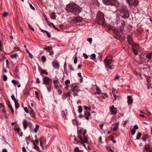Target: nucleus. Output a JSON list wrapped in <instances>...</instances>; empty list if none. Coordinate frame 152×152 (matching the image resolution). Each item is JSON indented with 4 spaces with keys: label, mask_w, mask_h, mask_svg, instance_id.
<instances>
[{
    "label": "nucleus",
    "mask_w": 152,
    "mask_h": 152,
    "mask_svg": "<svg viewBox=\"0 0 152 152\" xmlns=\"http://www.w3.org/2000/svg\"><path fill=\"white\" fill-rule=\"evenodd\" d=\"M39 125L37 124H36V127L34 129V132L35 133H37L39 128Z\"/></svg>",
    "instance_id": "obj_32"
},
{
    "label": "nucleus",
    "mask_w": 152,
    "mask_h": 152,
    "mask_svg": "<svg viewBox=\"0 0 152 152\" xmlns=\"http://www.w3.org/2000/svg\"><path fill=\"white\" fill-rule=\"evenodd\" d=\"M11 98H12V99L14 101V102L17 101L13 95L11 96Z\"/></svg>",
    "instance_id": "obj_40"
},
{
    "label": "nucleus",
    "mask_w": 152,
    "mask_h": 152,
    "mask_svg": "<svg viewBox=\"0 0 152 152\" xmlns=\"http://www.w3.org/2000/svg\"><path fill=\"white\" fill-rule=\"evenodd\" d=\"M43 83L46 85L50 86L52 85V81L49 77L45 76L43 79Z\"/></svg>",
    "instance_id": "obj_5"
},
{
    "label": "nucleus",
    "mask_w": 152,
    "mask_h": 152,
    "mask_svg": "<svg viewBox=\"0 0 152 152\" xmlns=\"http://www.w3.org/2000/svg\"><path fill=\"white\" fill-rule=\"evenodd\" d=\"M144 114H146L147 115H149L151 114V113L148 111L146 110L145 111Z\"/></svg>",
    "instance_id": "obj_39"
},
{
    "label": "nucleus",
    "mask_w": 152,
    "mask_h": 152,
    "mask_svg": "<svg viewBox=\"0 0 152 152\" xmlns=\"http://www.w3.org/2000/svg\"><path fill=\"white\" fill-rule=\"evenodd\" d=\"M94 0H85L86 3L89 4H94Z\"/></svg>",
    "instance_id": "obj_30"
},
{
    "label": "nucleus",
    "mask_w": 152,
    "mask_h": 152,
    "mask_svg": "<svg viewBox=\"0 0 152 152\" xmlns=\"http://www.w3.org/2000/svg\"><path fill=\"white\" fill-rule=\"evenodd\" d=\"M132 50L134 53L135 55H136L137 54L139 50H138V48H137L136 49L132 48Z\"/></svg>",
    "instance_id": "obj_29"
},
{
    "label": "nucleus",
    "mask_w": 152,
    "mask_h": 152,
    "mask_svg": "<svg viewBox=\"0 0 152 152\" xmlns=\"http://www.w3.org/2000/svg\"><path fill=\"white\" fill-rule=\"evenodd\" d=\"M29 5H30V7H31V8L33 10H35V8H34V7L32 5L30 4H29Z\"/></svg>",
    "instance_id": "obj_59"
},
{
    "label": "nucleus",
    "mask_w": 152,
    "mask_h": 152,
    "mask_svg": "<svg viewBox=\"0 0 152 152\" xmlns=\"http://www.w3.org/2000/svg\"><path fill=\"white\" fill-rule=\"evenodd\" d=\"M17 56V54H15L13 55H11V56L13 58H15Z\"/></svg>",
    "instance_id": "obj_60"
},
{
    "label": "nucleus",
    "mask_w": 152,
    "mask_h": 152,
    "mask_svg": "<svg viewBox=\"0 0 152 152\" xmlns=\"http://www.w3.org/2000/svg\"><path fill=\"white\" fill-rule=\"evenodd\" d=\"M46 33L47 34V35L48 37L50 38L51 37V35L50 33H49L48 31H47V32H46Z\"/></svg>",
    "instance_id": "obj_55"
},
{
    "label": "nucleus",
    "mask_w": 152,
    "mask_h": 152,
    "mask_svg": "<svg viewBox=\"0 0 152 152\" xmlns=\"http://www.w3.org/2000/svg\"><path fill=\"white\" fill-rule=\"evenodd\" d=\"M142 135V134L140 133H138L137 134L136 139L137 140H139L140 139Z\"/></svg>",
    "instance_id": "obj_34"
},
{
    "label": "nucleus",
    "mask_w": 152,
    "mask_h": 152,
    "mask_svg": "<svg viewBox=\"0 0 152 152\" xmlns=\"http://www.w3.org/2000/svg\"><path fill=\"white\" fill-rule=\"evenodd\" d=\"M110 110L112 113L113 114H115L117 112L116 108H115L113 105H112L110 107Z\"/></svg>",
    "instance_id": "obj_11"
},
{
    "label": "nucleus",
    "mask_w": 152,
    "mask_h": 152,
    "mask_svg": "<svg viewBox=\"0 0 152 152\" xmlns=\"http://www.w3.org/2000/svg\"><path fill=\"white\" fill-rule=\"evenodd\" d=\"M41 74H45L47 75H48V73L46 72V71L45 70H42L41 71Z\"/></svg>",
    "instance_id": "obj_36"
},
{
    "label": "nucleus",
    "mask_w": 152,
    "mask_h": 152,
    "mask_svg": "<svg viewBox=\"0 0 152 152\" xmlns=\"http://www.w3.org/2000/svg\"><path fill=\"white\" fill-rule=\"evenodd\" d=\"M119 123L117 122L115 123L114 124V127L113 129V131H116L118 128V124Z\"/></svg>",
    "instance_id": "obj_17"
},
{
    "label": "nucleus",
    "mask_w": 152,
    "mask_h": 152,
    "mask_svg": "<svg viewBox=\"0 0 152 152\" xmlns=\"http://www.w3.org/2000/svg\"><path fill=\"white\" fill-rule=\"evenodd\" d=\"M15 108L17 109L19 107V104L17 101L15 102Z\"/></svg>",
    "instance_id": "obj_35"
},
{
    "label": "nucleus",
    "mask_w": 152,
    "mask_h": 152,
    "mask_svg": "<svg viewBox=\"0 0 152 152\" xmlns=\"http://www.w3.org/2000/svg\"><path fill=\"white\" fill-rule=\"evenodd\" d=\"M84 108L85 110H90L91 109V108L90 107H88L86 106H85L84 107Z\"/></svg>",
    "instance_id": "obj_48"
},
{
    "label": "nucleus",
    "mask_w": 152,
    "mask_h": 152,
    "mask_svg": "<svg viewBox=\"0 0 152 152\" xmlns=\"http://www.w3.org/2000/svg\"><path fill=\"white\" fill-rule=\"evenodd\" d=\"M127 39H128V42L129 44L130 45H132L133 40L131 36L129 35L127 37Z\"/></svg>",
    "instance_id": "obj_13"
},
{
    "label": "nucleus",
    "mask_w": 152,
    "mask_h": 152,
    "mask_svg": "<svg viewBox=\"0 0 152 152\" xmlns=\"http://www.w3.org/2000/svg\"><path fill=\"white\" fill-rule=\"evenodd\" d=\"M4 16V17H7L8 15V14L7 12H4L3 14Z\"/></svg>",
    "instance_id": "obj_64"
},
{
    "label": "nucleus",
    "mask_w": 152,
    "mask_h": 152,
    "mask_svg": "<svg viewBox=\"0 0 152 152\" xmlns=\"http://www.w3.org/2000/svg\"><path fill=\"white\" fill-rule=\"evenodd\" d=\"M106 148L109 152H114L109 147H107Z\"/></svg>",
    "instance_id": "obj_44"
},
{
    "label": "nucleus",
    "mask_w": 152,
    "mask_h": 152,
    "mask_svg": "<svg viewBox=\"0 0 152 152\" xmlns=\"http://www.w3.org/2000/svg\"><path fill=\"white\" fill-rule=\"evenodd\" d=\"M53 84L54 85V87L56 89H58L59 87H62V86L59 85V82L58 80H53Z\"/></svg>",
    "instance_id": "obj_9"
},
{
    "label": "nucleus",
    "mask_w": 152,
    "mask_h": 152,
    "mask_svg": "<svg viewBox=\"0 0 152 152\" xmlns=\"http://www.w3.org/2000/svg\"><path fill=\"white\" fill-rule=\"evenodd\" d=\"M83 19L80 17H77L75 18L74 20L73 21L77 23H80L82 22Z\"/></svg>",
    "instance_id": "obj_12"
},
{
    "label": "nucleus",
    "mask_w": 152,
    "mask_h": 152,
    "mask_svg": "<svg viewBox=\"0 0 152 152\" xmlns=\"http://www.w3.org/2000/svg\"><path fill=\"white\" fill-rule=\"evenodd\" d=\"M130 6H134L135 7L138 4V0H127Z\"/></svg>",
    "instance_id": "obj_8"
},
{
    "label": "nucleus",
    "mask_w": 152,
    "mask_h": 152,
    "mask_svg": "<svg viewBox=\"0 0 152 152\" xmlns=\"http://www.w3.org/2000/svg\"><path fill=\"white\" fill-rule=\"evenodd\" d=\"M78 137L80 141L81 145L82 144L84 147H85V144L84 143V142H83V139L82 136V135H78Z\"/></svg>",
    "instance_id": "obj_15"
},
{
    "label": "nucleus",
    "mask_w": 152,
    "mask_h": 152,
    "mask_svg": "<svg viewBox=\"0 0 152 152\" xmlns=\"http://www.w3.org/2000/svg\"><path fill=\"white\" fill-rule=\"evenodd\" d=\"M70 83V81L69 80H66L64 82L65 85L66 86V88L67 89H68V88L69 86V83Z\"/></svg>",
    "instance_id": "obj_23"
},
{
    "label": "nucleus",
    "mask_w": 152,
    "mask_h": 152,
    "mask_svg": "<svg viewBox=\"0 0 152 152\" xmlns=\"http://www.w3.org/2000/svg\"><path fill=\"white\" fill-rule=\"evenodd\" d=\"M74 141L73 142V143L75 144H77L79 145H81V142L78 140L76 138H75L74 139Z\"/></svg>",
    "instance_id": "obj_21"
},
{
    "label": "nucleus",
    "mask_w": 152,
    "mask_h": 152,
    "mask_svg": "<svg viewBox=\"0 0 152 152\" xmlns=\"http://www.w3.org/2000/svg\"><path fill=\"white\" fill-rule=\"evenodd\" d=\"M7 77L6 75H4L3 77V80L4 81H6L7 79Z\"/></svg>",
    "instance_id": "obj_47"
},
{
    "label": "nucleus",
    "mask_w": 152,
    "mask_h": 152,
    "mask_svg": "<svg viewBox=\"0 0 152 152\" xmlns=\"http://www.w3.org/2000/svg\"><path fill=\"white\" fill-rule=\"evenodd\" d=\"M138 129V126L137 125H135L134 126V128L133 129Z\"/></svg>",
    "instance_id": "obj_58"
},
{
    "label": "nucleus",
    "mask_w": 152,
    "mask_h": 152,
    "mask_svg": "<svg viewBox=\"0 0 152 152\" xmlns=\"http://www.w3.org/2000/svg\"><path fill=\"white\" fill-rule=\"evenodd\" d=\"M90 44L91 43L92 41V39L91 38H89L87 39V40Z\"/></svg>",
    "instance_id": "obj_54"
},
{
    "label": "nucleus",
    "mask_w": 152,
    "mask_h": 152,
    "mask_svg": "<svg viewBox=\"0 0 152 152\" xmlns=\"http://www.w3.org/2000/svg\"><path fill=\"white\" fill-rule=\"evenodd\" d=\"M28 124L26 120H24L23 122V125L24 129H26L27 127Z\"/></svg>",
    "instance_id": "obj_16"
},
{
    "label": "nucleus",
    "mask_w": 152,
    "mask_h": 152,
    "mask_svg": "<svg viewBox=\"0 0 152 152\" xmlns=\"http://www.w3.org/2000/svg\"><path fill=\"white\" fill-rule=\"evenodd\" d=\"M74 63L75 64H76L77 63V57H76L74 58Z\"/></svg>",
    "instance_id": "obj_50"
},
{
    "label": "nucleus",
    "mask_w": 152,
    "mask_h": 152,
    "mask_svg": "<svg viewBox=\"0 0 152 152\" xmlns=\"http://www.w3.org/2000/svg\"><path fill=\"white\" fill-rule=\"evenodd\" d=\"M10 109L11 112H12V114H13L14 112V110H13V109L12 108V107H10Z\"/></svg>",
    "instance_id": "obj_61"
},
{
    "label": "nucleus",
    "mask_w": 152,
    "mask_h": 152,
    "mask_svg": "<svg viewBox=\"0 0 152 152\" xmlns=\"http://www.w3.org/2000/svg\"><path fill=\"white\" fill-rule=\"evenodd\" d=\"M131 134L132 135H134V134H135L136 131L134 130V129H132L131 130Z\"/></svg>",
    "instance_id": "obj_42"
},
{
    "label": "nucleus",
    "mask_w": 152,
    "mask_h": 152,
    "mask_svg": "<svg viewBox=\"0 0 152 152\" xmlns=\"http://www.w3.org/2000/svg\"><path fill=\"white\" fill-rule=\"evenodd\" d=\"M42 59L43 62H45L46 61V57L44 56H42Z\"/></svg>",
    "instance_id": "obj_41"
},
{
    "label": "nucleus",
    "mask_w": 152,
    "mask_h": 152,
    "mask_svg": "<svg viewBox=\"0 0 152 152\" xmlns=\"http://www.w3.org/2000/svg\"><path fill=\"white\" fill-rule=\"evenodd\" d=\"M50 18L52 19L55 20L56 18V15L54 12H52L50 15Z\"/></svg>",
    "instance_id": "obj_24"
},
{
    "label": "nucleus",
    "mask_w": 152,
    "mask_h": 152,
    "mask_svg": "<svg viewBox=\"0 0 152 152\" xmlns=\"http://www.w3.org/2000/svg\"><path fill=\"white\" fill-rule=\"evenodd\" d=\"M107 58V56L106 57L104 61L105 67L107 68V70H108V66L110 65L113 62V60L112 58L111 59H109Z\"/></svg>",
    "instance_id": "obj_6"
},
{
    "label": "nucleus",
    "mask_w": 152,
    "mask_h": 152,
    "mask_svg": "<svg viewBox=\"0 0 152 152\" xmlns=\"http://www.w3.org/2000/svg\"><path fill=\"white\" fill-rule=\"evenodd\" d=\"M90 115V113L87 111H86L85 112V118H86V119L88 120V117Z\"/></svg>",
    "instance_id": "obj_18"
},
{
    "label": "nucleus",
    "mask_w": 152,
    "mask_h": 152,
    "mask_svg": "<svg viewBox=\"0 0 152 152\" xmlns=\"http://www.w3.org/2000/svg\"><path fill=\"white\" fill-rule=\"evenodd\" d=\"M83 56L86 59L88 57V55L86 54L85 53H83Z\"/></svg>",
    "instance_id": "obj_49"
},
{
    "label": "nucleus",
    "mask_w": 152,
    "mask_h": 152,
    "mask_svg": "<svg viewBox=\"0 0 152 152\" xmlns=\"http://www.w3.org/2000/svg\"><path fill=\"white\" fill-rule=\"evenodd\" d=\"M44 49L46 50L47 51H48V52L52 50V47L51 46H50L49 47H45L44 48Z\"/></svg>",
    "instance_id": "obj_20"
},
{
    "label": "nucleus",
    "mask_w": 152,
    "mask_h": 152,
    "mask_svg": "<svg viewBox=\"0 0 152 152\" xmlns=\"http://www.w3.org/2000/svg\"><path fill=\"white\" fill-rule=\"evenodd\" d=\"M67 112L66 110H63L62 112V115L63 117L64 118H65L66 117V116L67 115Z\"/></svg>",
    "instance_id": "obj_19"
},
{
    "label": "nucleus",
    "mask_w": 152,
    "mask_h": 152,
    "mask_svg": "<svg viewBox=\"0 0 152 152\" xmlns=\"http://www.w3.org/2000/svg\"><path fill=\"white\" fill-rule=\"evenodd\" d=\"M151 56H152V53H151L147 54L146 55V57L149 59L151 58Z\"/></svg>",
    "instance_id": "obj_33"
},
{
    "label": "nucleus",
    "mask_w": 152,
    "mask_h": 152,
    "mask_svg": "<svg viewBox=\"0 0 152 152\" xmlns=\"http://www.w3.org/2000/svg\"><path fill=\"white\" fill-rule=\"evenodd\" d=\"M30 114L31 116L33 118H34L35 117V115L34 113V111L31 112V113H30Z\"/></svg>",
    "instance_id": "obj_43"
},
{
    "label": "nucleus",
    "mask_w": 152,
    "mask_h": 152,
    "mask_svg": "<svg viewBox=\"0 0 152 152\" xmlns=\"http://www.w3.org/2000/svg\"><path fill=\"white\" fill-rule=\"evenodd\" d=\"M104 4L107 5L115 6L116 4L115 0H102Z\"/></svg>",
    "instance_id": "obj_7"
},
{
    "label": "nucleus",
    "mask_w": 152,
    "mask_h": 152,
    "mask_svg": "<svg viewBox=\"0 0 152 152\" xmlns=\"http://www.w3.org/2000/svg\"><path fill=\"white\" fill-rule=\"evenodd\" d=\"M45 139L43 138L42 139H41L40 140V146L43 147V145L44 144L45 142Z\"/></svg>",
    "instance_id": "obj_22"
},
{
    "label": "nucleus",
    "mask_w": 152,
    "mask_h": 152,
    "mask_svg": "<svg viewBox=\"0 0 152 152\" xmlns=\"http://www.w3.org/2000/svg\"><path fill=\"white\" fill-rule=\"evenodd\" d=\"M26 142L27 144H28L30 142L31 140V137L29 136L28 137H26Z\"/></svg>",
    "instance_id": "obj_28"
},
{
    "label": "nucleus",
    "mask_w": 152,
    "mask_h": 152,
    "mask_svg": "<svg viewBox=\"0 0 152 152\" xmlns=\"http://www.w3.org/2000/svg\"><path fill=\"white\" fill-rule=\"evenodd\" d=\"M148 138V136L146 134H144L142 136L141 139L143 141H146L147 139Z\"/></svg>",
    "instance_id": "obj_27"
},
{
    "label": "nucleus",
    "mask_w": 152,
    "mask_h": 152,
    "mask_svg": "<svg viewBox=\"0 0 152 152\" xmlns=\"http://www.w3.org/2000/svg\"><path fill=\"white\" fill-rule=\"evenodd\" d=\"M128 103V104H131L133 102V99L130 96H128L127 97Z\"/></svg>",
    "instance_id": "obj_14"
},
{
    "label": "nucleus",
    "mask_w": 152,
    "mask_h": 152,
    "mask_svg": "<svg viewBox=\"0 0 152 152\" xmlns=\"http://www.w3.org/2000/svg\"><path fill=\"white\" fill-rule=\"evenodd\" d=\"M107 94L106 93H105L104 94H102L101 96L104 99H105V97H107Z\"/></svg>",
    "instance_id": "obj_51"
},
{
    "label": "nucleus",
    "mask_w": 152,
    "mask_h": 152,
    "mask_svg": "<svg viewBox=\"0 0 152 152\" xmlns=\"http://www.w3.org/2000/svg\"><path fill=\"white\" fill-rule=\"evenodd\" d=\"M22 150L23 152H26V150L25 147H23L22 148Z\"/></svg>",
    "instance_id": "obj_63"
},
{
    "label": "nucleus",
    "mask_w": 152,
    "mask_h": 152,
    "mask_svg": "<svg viewBox=\"0 0 152 152\" xmlns=\"http://www.w3.org/2000/svg\"><path fill=\"white\" fill-rule=\"evenodd\" d=\"M96 21L98 23L102 25L103 26L105 25V19L103 13L100 12H97Z\"/></svg>",
    "instance_id": "obj_2"
},
{
    "label": "nucleus",
    "mask_w": 152,
    "mask_h": 152,
    "mask_svg": "<svg viewBox=\"0 0 152 152\" xmlns=\"http://www.w3.org/2000/svg\"><path fill=\"white\" fill-rule=\"evenodd\" d=\"M71 90L73 93V95L74 96H77V93L80 91L79 87L75 84H72Z\"/></svg>",
    "instance_id": "obj_4"
},
{
    "label": "nucleus",
    "mask_w": 152,
    "mask_h": 152,
    "mask_svg": "<svg viewBox=\"0 0 152 152\" xmlns=\"http://www.w3.org/2000/svg\"><path fill=\"white\" fill-rule=\"evenodd\" d=\"M83 142H85V143H87L88 142V138L86 136H83Z\"/></svg>",
    "instance_id": "obj_31"
},
{
    "label": "nucleus",
    "mask_w": 152,
    "mask_h": 152,
    "mask_svg": "<svg viewBox=\"0 0 152 152\" xmlns=\"http://www.w3.org/2000/svg\"><path fill=\"white\" fill-rule=\"evenodd\" d=\"M79 150L78 147H75L74 149V151L75 152H79Z\"/></svg>",
    "instance_id": "obj_46"
},
{
    "label": "nucleus",
    "mask_w": 152,
    "mask_h": 152,
    "mask_svg": "<svg viewBox=\"0 0 152 152\" xmlns=\"http://www.w3.org/2000/svg\"><path fill=\"white\" fill-rule=\"evenodd\" d=\"M66 8L67 10L75 15H78L82 10V8L75 3H72L68 4L66 6Z\"/></svg>",
    "instance_id": "obj_1"
},
{
    "label": "nucleus",
    "mask_w": 152,
    "mask_h": 152,
    "mask_svg": "<svg viewBox=\"0 0 152 152\" xmlns=\"http://www.w3.org/2000/svg\"><path fill=\"white\" fill-rule=\"evenodd\" d=\"M144 147L145 150L147 152H152V148H151L148 145H144Z\"/></svg>",
    "instance_id": "obj_10"
},
{
    "label": "nucleus",
    "mask_w": 152,
    "mask_h": 152,
    "mask_svg": "<svg viewBox=\"0 0 152 152\" xmlns=\"http://www.w3.org/2000/svg\"><path fill=\"white\" fill-rule=\"evenodd\" d=\"M82 108L81 106H79L78 107V112L79 113H81L82 111Z\"/></svg>",
    "instance_id": "obj_38"
},
{
    "label": "nucleus",
    "mask_w": 152,
    "mask_h": 152,
    "mask_svg": "<svg viewBox=\"0 0 152 152\" xmlns=\"http://www.w3.org/2000/svg\"><path fill=\"white\" fill-rule=\"evenodd\" d=\"M96 91L97 94H100L101 93V91L99 88H96Z\"/></svg>",
    "instance_id": "obj_37"
},
{
    "label": "nucleus",
    "mask_w": 152,
    "mask_h": 152,
    "mask_svg": "<svg viewBox=\"0 0 152 152\" xmlns=\"http://www.w3.org/2000/svg\"><path fill=\"white\" fill-rule=\"evenodd\" d=\"M24 110L25 112L26 113H28V109L27 107H25V108H24Z\"/></svg>",
    "instance_id": "obj_53"
},
{
    "label": "nucleus",
    "mask_w": 152,
    "mask_h": 152,
    "mask_svg": "<svg viewBox=\"0 0 152 152\" xmlns=\"http://www.w3.org/2000/svg\"><path fill=\"white\" fill-rule=\"evenodd\" d=\"M33 144L34 145V148L36 149V150H38L39 149V148L38 147V146L35 144V143L34 142L33 143Z\"/></svg>",
    "instance_id": "obj_45"
},
{
    "label": "nucleus",
    "mask_w": 152,
    "mask_h": 152,
    "mask_svg": "<svg viewBox=\"0 0 152 152\" xmlns=\"http://www.w3.org/2000/svg\"><path fill=\"white\" fill-rule=\"evenodd\" d=\"M120 15L124 19H127L129 16V14L127 7L123 6L119 10Z\"/></svg>",
    "instance_id": "obj_3"
},
{
    "label": "nucleus",
    "mask_w": 152,
    "mask_h": 152,
    "mask_svg": "<svg viewBox=\"0 0 152 152\" xmlns=\"http://www.w3.org/2000/svg\"><path fill=\"white\" fill-rule=\"evenodd\" d=\"M28 26L29 27L32 31H34V28L33 27H31V26L29 25H28Z\"/></svg>",
    "instance_id": "obj_62"
},
{
    "label": "nucleus",
    "mask_w": 152,
    "mask_h": 152,
    "mask_svg": "<svg viewBox=\"0 0 152 152\" xmlns=\"http://www.w3.org/2000/svg\"><path fill=\"white\" fill-rule=\"evenodd\" d=\"M132 48L136 49L137 48H138V50H139V46L137 44H134L132 45Z\"/></svg>",
    "instance_id": "obj_26"
},
{
    "label": "nucleus",
    "mask_w": 152,
    "mask_h": 152,
    "mask_svg": "<svg viewBox=\"0 0 152 152\" xmlns=\"http://www.w3.org/2000/svg\"><path fill=\"white\" fill-rule=\"evenodd\" d=\"M68 66H69V69H71L72 71L74 70V69L72 67V66L71 65V64L69 65Z\"/></svg>",
    "instance_id": "obj_52"
},
{
    "label": "nucleus",
    "mask_w": 152,
    "mask_h": 152,
    "mask_svg": "<svg viewBox=\"0 0 152 152\" xmlns=\"http://www.w3.org/2000/svg\"><path fill=\"white\" fill-rule=\"evenodd\" d=\"M12 82L14 84H17V81L14 80H12Z\"/></svg>",
    "instance_id": "obj_57"
},
{
    "label": "nucleus",
    "mask_w": 152,
    "mask_h": 152,
    "mask_svg": "<svg viewBox=\"0 0 152 152\" xmlns=\"http://www.w3.org/2000/svg\"><path fill=\"white\" fill-rule=\"evenodd\" d=\"M113 96L114 97V100H119L121 98V97L119 96H117L115 94H113Z\"/></svg>",
    "instance_id": "obj_25"
},
{
    "label": "nucleus",
    "mask_w": 152,
    "mask_h": 152,
    "mask_svg": "<svg viewBox=\"0 0 152 152\" xmlns=\"http://www.w3.org/2000/svg\"><path fill=\"white\" fill-rule=\"evenodd\" d=\"M15 131H16L18 133H19L20 129V128H17L15 130Z\"/></svg>",
    "instance_id": "obj_56"
}]
</instances>
